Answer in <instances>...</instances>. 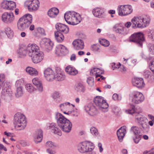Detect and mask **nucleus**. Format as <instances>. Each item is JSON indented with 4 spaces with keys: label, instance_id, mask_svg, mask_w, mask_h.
<instances>
[{
    "label": "nucleus",
    "instance_id": "cd10ccee",
    "mask_svg": "<svg viewBox=\"0 0 154 154\" xmlns=\"http://www.w3.org/2000/svg\"><path fill=\"white\" fill-rule=\"evenodd\" d=\"M132 84L138 88H141L144 86V83L143 79L137 78L133 80Z\"/></svg>",
    "mask_w": 154,
    "mask_h": 154
},
{
    "label": "nucleus",
    "instance_id": "49530a36",
    "mask_svg": "<svg viewBox=\"0 0 154 154\" xmlns=\"http://www.w3.org/2000/svg\"><path fill=\"white\" fill-rule=\"evenodd\" d=\"M100 44L105 47H108L109 45V42L105 39H102L99 40Z\"/></svg>",
    "mask_w": 154,
    "mask_h": 154
},
{
    "label": "nucleus",
    "instance_id": "a18cd8bd",
    "mask_svg": "<svg viewBox=\"0 0 154 154\" xmlns=\"http://www.w3.org/2000/svg\"><path fill=\"white\" fill-rule=\"evenodd\" d=\"M148 37L151 40L154 41V30H151L148 31Z\"/></svg>",
    "mask_w": 154,
    "mask_h": 154
},
{
    "label": "nucleus",
    "instance_id": "b1692460",
    "mask_svg": "<svg viewBox=\"0 0 154 154\" xmlns=\"http://www.w3.org/2000/svg\"><path fill=\"white\" fill-rule=\"evenodd\" d=\"M126 127L123 126L120 128L117 132V134L120 142H122L126 133Z\"/></svg>",
    "mask_w": 154,
    "mask_h": 154
},
{
    "label": "nucleus",
    "instance_id": "a878e982",
    "mask_svg": "<svg viewBox=\"0 0 154 154\" xmlns=\"http://www.w3.org/2000/svg\"><path fill=\"white\" fill-rule=\"evenodd\" d=\"M85 109L87 112L92 116L94 115L97 113L96 109L92 104H89L85 106Z\"/></svg>",
    "mask_w": 154,
    "mask_h": 154
},
{
    "label": "nucleus",
    "instance_id": "473e14b6",
    "mask_svg": "<svg viewBox=\"0 0 154 154\" xmlns=\"http://www.w3.org/2000/svg\"><path fill=\"white\" fill-rule=\"evenodd\" d=\"M42 131L41 130H39L36 132L34 136V140L35 143H38L41 142L42 139Z\"/></svg>",
    "mask_w": 154,
    "mask_h": 154
},
{
    "label": "nucleus",
    "instance_id": "9b49d317",
    "mask_svg": "<svg viewBox=\"0 0 154 154\" xmlns=\"http://www.w3.org/2000/svg\"><path fill=\"white\" fill-rule=\"evenodd\" d=\"M117 10L119 15L120 16H125L130 14L133 11L131 6L128 5H119Z\"/></svg>",
    "mask_w": 154,
    "mask_h": 154
},
{
    "label": "nucleus",
    "instance_id": "e433bc0d",
    "mask_svg": "<svg viewBox=\"0 0 154 154\" xmlns=\"http://www.w3.org/2000/svg\"><path fill=\"white\" fill-rule=\"evenodd\" d=\"M55 37L57 41L59 42H62L64 39L63 35L58 31L54 32Z\"/></svg>",
    "mask_w": 154,
    "mask_h": 154
},
{
    "label": "nucleus",
    "instance_id": "f3484780",
    "mask_svg": "<svg viewBox=\"0 0 154 154\" xmlns=\"http://www.w3.org/2000/svg\"><path fill=\"white\" fill-rule=\"evenodd\" d=\"M1 6L4 9L13 10L16 8V4L12 1L4 0L2 2Z\"/></svg>",
    "mask_w": 154,
    "mask_h": 154
},
{
    "label": "nucleus",
    "instance_id": "dca6fc26",
    "mask_svg": "<svg viewBox=\"0 0 154 154\" xmlns=\"http://www.w3.org/2000/svg\"><path fill=\"white\" fill-rule=\"evenodd\" d=\"M55 118L57 121L58 126L60 128L62 126L65 122H66L67 121L69 120L61 114L58 112L55 113Z\"/></svg>",
    "mask_w": 154,
    "mask_h": 154
},
{
    "label": "nucleus",
    "instance_id": "423d86ee",
    "mask_svg": "<svg viewBox=\"0 0 154 154\" xmlns=\"http://www.w3.org/2000/svg\"><path fill=\"white\" fill-rule=\"evenodd\" d=\"M33 48L32 51V55L30 57H32L33 62L35 63L40 62L43 59L44 54L43 53L40 51L39 47L36 45L34 44Z\"/></svg>",
    "mask_w": 154,
    "mask_h": 154
},
{
    "label": "nucleus",
    "instance_id": "37998d69",
    "mask_svg": "<svg viewBox=\"0 0 154 154\" xmlns=\"http://www.w3.org/2000/svg\"><path fill=\"white\" fill-rule=\"evenodd\" d=\"M5 32L8 37L11 38L13 36L14 32L9 27H7L5 29Z\"/></svg>",
    "mask_w": 154,
    "mask_h": 154
},
{
    "label": "nucleus",
    "instance_id": "bf43d9fd",
    "mask_svg": "<svg viewBox=\"0 0 154 154\" xmlns=\"http://www.w3.org/2000/svg\"><path fill=\"white\" fill-rule=\"evenodd\" d=\"M46 146L49 147H54L56 146L54 144V143L51 141H48L47 142Z\"/></svg>",
    "mask_w": 154,
    "mask_h": 154
},
{
    "label": "nucleus",
    "instance_id": "774afa93",
    "mask_svg": "<svg viewBox=\"0 0 154 154\" xmlns=\"http://www.w3.org/2000/svg\"><path fill=\"white\" fill-rule=\"evenodd\" d=\"M20 143L21 145L23 146H24L27 145V143L25 141H21L20 142Z\"/></svg>",
    "mask_w": 154,
    "mask_h": 154
},
{
    "label": "nucleus",
    "instance_id": "6ab92c4d",
    "mask_svg": "<svg viewBox=\"0 0 154 154\" xmlns=\"http://www.w3.org/2000/svg\"><path fill=\"white\" fill-rule=\"evenodd\" d=\"M42 46L48 51L51 50L54 45L53 42L49 39L45 38H43L41 42Z\"/></svg>",
    "mask_w": 154,
    "mask_h": 154
},
{
    "label": "nucleus",
    "instance_id": "a211bd4d",
    "mask_svg": "<svg viewBox=\"0 0 154 154\" xmlns=\"http://www.w3.org/2000/svg\"><path fill=\"white\" fill-rule=\"evenodd\" d=\"M28 2L27 7L29 11H35L38 8L40 3L38 0H32Z\"/></svg>",
    "mask_w": 154,
    "mask_h": 154
},
{
    "label": "nucleus",
    "instance_id": "5701e85b",
    "mask_svg": "<svg viewBox=\"0 0 154 154\" xmlns=\"http://www.w3.org/2000/svg\"><path fill=\"white\" fill-rule=\"evenodd\" d=\"M46 128L48 129H54V133L59 136H61L62 132L59 128L56 127V124L54 123H48L46 125Z\"/></svg>",
    "mask_w": 154,
    "mask_h": 154
},
{
    "label": "nucleus",
    "instance_id": "6e6d98bb",
    "mask_svg": "<svg viewBox=\"0 0 154 154\" xmlns=\"http://www.w3.org/2000/svg\"><path fill=\"white\" fill-rule=\"evenodd\" d=\"M111 65L112 69L114 70L116 69L119 68L121 66V64L119 63L118 64H116L115 63H113L111 64Z\"/></svg>",
    "mask_w": 154,
    "mask_h": 154
},
{
    "label": "nucleus",
    "instance_id": "7ed1b4c3",
    "mask_svg": "<svg viewBox=\"0 0 154 154\" xmlns=\"http://www.w3.org/2000/svg\"><path fill=\"white\" fill-rule=\"evenodd\" d=\"M66 22L69 24L75 25L79 23L82 20L81 15L74 11H69L64 15Z\"/></svg>",
    "mask_w": 154,
    "mask_h": 154
},
{
    "label": "nucleus",
    "instance_id": "f257e3e1",
    "mask_svg": "<svg viewBox=\"0 0 154 154\" xmlns=\"http://www.w3.org/2000/svg\"><path fill=\"white\" fill-rule=\"evenodd\" d=\"M126 112L129 114H132L135 116L136 121L140 125L144 130H146L149 128L147 119L140 114L141 111L138 112L137 109L133 108L131 109L126 110Z\"/></svg>",
    "mask_w": 154,
    "mask_h": 154
},
{
    "label": "nucleus",
    "instance_id": "39448f33",
    "mask_svg": "<svg viewBox=\"0 0 154 154\" xmlns=\"http://www.w3.org/2000/svg\"><path fill=\"white\" fill-rule=\"evenodd\" d=\"M15 128L19 130L23 129L26 126V122L25 116L20 113L16 114L13 122Z\"/></svg>",
    "mask_w": 154,
    "mask_h": 154
},
{
    "label": "nucleus",
    "instance_id": "0e129e2a",
    "mask_svg": "<svg viewBox=\"0 0 154 154\" xmlns=\"http://www.w3.org/2000/svg\"><path fill=\"white\" fill-rule=\"evenodd\" d=\"M131 25V23L130 22H127L125 24V27L128 28L130 27Z\"/></svg>",
    "mask_w": 154,
    "mask_h": 154
},
{
    "label": "nucleus",
    "instance_id": "58836bf2",
    "mask_svg": "<svg viewBox=\"0 0 154 154\" xmlns=\"http://www.w3.org/2000/svg\"><path fill=\"white\" fill-rule=\"evenodd\" d=\"M25 88L27 91L29 93H33L36 91V89L31 84H27L25 85Z\"/></svg>",
    "mask_w": 154,
    "mask_h": 154
},
{
    "label": "nucleus",
    "instance_id": "338daca9",
    "mask_svg": "<svg viewBox=\"0 0 154 154\" xmlns=\"http://www.w3.org/2000/svg\"><path fill=\"white\" fill-rule=\"evenodd\" d=\"M0 149H3L5 151H7V149L6 147H5L2 144H0Z\"/></svg>",
    "mask_w": 154,
    "mask_h": 154
},
{
    "label": "nucleus",
    "instance_id": "393cba45",
    "mask_svg": "<svg viewBox=\"0 0 154 154\" xmlns=\"http://www.w3.org/2000/svg\"><path fill=\"white\" fill-rule=\"evenodd\" d=\"M72 124L69 120L65 122L62 126L60 128V129L64 132L68 133L70 132L72 128Z\"/></svg>",
    "mask_w": 154,
    "mask_h": 154
},
{
    "label": "nucleus",
    "instance_id": "09e8293b",
    "mask_svg": "<svg viewBox=\"0 0 154 154\" xmlns=\"http://www.w3.org/2000/svg\"><path fill=\"white\" fill-rule=\"evenodd\" d=\"M90 131L92 134L94 136H97L98 135L97 129L95 127H93L90 129Z\"/></svg>",
    "mask_w": 154,
    "mask_h": 154
},
{
    "label": "nucleus",
    "instance_id": "a19ab883",
    "mask_svg": "<svg viewBox=\"0 0 154 154\" xmlns=\"http://www.w3.org/2000/svg\"><path fill=\"white\" fill-rule=\"evenodd\" d=\"M103 73V71L101 70L100 69L96 68H94L91 69L90 71V74L92 76L95 75L96 76V75L97 74V73L102 74Z\"/></svg>",
    "mask_w": 154,
    "mask_h": 154
},
{
    "label": "nucleus",
    "instance_id": "69168bd1",
    "mask_svg": "<svg viewBox=\"0 0 154 154\" xmlns=\"http://www.w3.org/2000/svg\"><path fill=\"white\" fill-rule=\"evenodd\" d=\"M98 146L99 148L100 152H102L103 151L102 144L100 143H99L98 144Z\"/></svg>",
    "mask_w": 154,
    "mask_h": 154
},
{
    "label": "nucleus",
    "instance_id": "864d4df0",
    "mask_svg": "<svg viewBox=\"0 0 154 154\" xmlns=\"http://www.w3.org/2000/svg\"><path fill=\"white\" fill-rule=\"evenodd\" d=\"M52 97L54 99H56L60 97V93L59 92L55 91L52 95Z\"/></svg>",
    "mask_w": 154,
    "mask_h": 154
},
{
    "label": "nucleus",
    "instance_id": "412c9836",
    "mask_svg": "<svg viewBox=\"0 0 154 154\" xmlns=\"http://www.w3.org/2000/svg\"><path fill=\"white\" fill-rule=\"evenodd\" d=\"M68 52L66 48L63 45L60 44L56 46L55 53L57 55H66Z\"/></svg>",
    "mask_w": 154,
    "mask_h": 154
},
{
    "label": "nucleus",
    "instance_id": "603ef678",
    "mask_svg": "<svg viewBox=\"0 0 154 154\" xmlns=\"http://www.w3.org/2000/svg\"><path fill=\"white\" fill-rule=\"evenodd\" d=\"M70 114L72 116L75 117H77L79 115V113L76 109L70 112Z\"/></svg>",
    "mask_w": 154,
    "mask_h": 154
},
{
    "label": "nucleus",
    "instance_id": "bb28decb",
    "mask_svg": "<svg viewBox=\"0 0 154 154\" xmlns=\"http://www.w3.org/2000/svg\"><path fill=\"white\" fill-rule=\"evenodd\" d=\"M56 75L55 74V79L58 81H61L64 80L65 75L62 72L60 68L58 67L56 68Z\"/></svg>",
    "mask_w": 154,
    "mask_h": 154
},
{
    "label": "nucleus",
    "instance_id": "052dcab7",
    "mask_svg": "<svg viewBox=\"0 0 154 154\" xmlns=\"http://www.w3.org/2000/svg\"><path fill=\"white\" fill-rule=\"evenodd\" d=\"M70 104V103L69 102H66L62 104H61L60 107L61 108H64L65 107V106H66L67 105H69Z\"/></svg>",
    "mask_w": 154,
    "mask_h": 154
},
{
    "label": "nucleus",
    "instance_id": "72a5a7b5",
    "mask_svg": "<svg viewBox=\"0 0 154 154\" xmlns=\"http://www.w3.org/2000/svg\"><path fill=\"white\" fill-rule=\"evenodd\" d=\"M65 70L66 73L70 75H74L78 73V71L75 68L70 66H67Z\"/></svg>",
    "mask_w": 154,
    "mask_h": 154
},
{
    "label": "nucleus",
    "instance_id": "c03bdc74",
    "mask_svg": "<svg viewBox=\"0 0 154 154\" xmlns=\"http://www.w3.org/2000/svg\"><path fill=\"white\" fill-rule=\"evenodd\" d=\"M16 92L15 93V95L17 97H19L23 95V88L20 86L17 87L16 88Z\"/></svg>",
    "mask_w": 154,
    "mask_h": 154
},
{
    "label": "nucleus",
    "instance_id": "1a4fd4ad",
    "mask_svg": "<svg viewBox=\"0 0 154 154\" xmlns=\"http://www.w3.org/2000/svg\"><path fill=\"white\" fill-rule=\"evenodd\" d=\"M94 147V146L92 143L86 141L80 143L78 146V149L80 152L84 153L91 151Z\"/></svg>",
    "mask_w": 154,
    "mask_h": 154
},
{
    "label": "nucleus",
    "instance_id": "e2e57ef3",
    "mask_svg": "<svg viewBox=\"0 0 154 154\" xmlns=\"http://www.w3.org/2000/svg\"><path fill=\"white\" fill-rule=\"evenodd\" d=\"M5 134L8 137H13V133L7 132L6 131L4 132Z\"/></svg>",
    "mask_w": 154,
    "mask_h": 154
},
{
    "label": "nucleus",
    "instance_id": "9d476101",
    "mask_svg": "<svg viewBox=\"0 0 154 154\" xmlns=\"http://www.w3.org/2000/svg\"><path fill=\"white\" fill-rule=\"evenodd\" d=\"M130 99L132 102L135 104H139L143 101L144 97L141 92L135 91L131 93L129 95Z\"/></svg>",
    "mask_w": 154,
    "mask_h": 154
},
{
    "label": "nucleus",
    "instance_id": "f8f14e48",
    "mask_svg": "<svg viewBox=\"0 0 154 154\" xmlns=\"http://www.w3.org/2000/svg\"><path fill=\"white\" fill-rule=\"evenodd\" d=\"M94 102L98 107L99 109L101 110L106 109L109 106L108 104L106 101L104 100L103 98L101 96H97L95 97Z\"/></svg>",
    "mask_w": 154,
    "mask_h": 154
},
{
    "label": "nucleus",
    "instance_id": "c85d7f7f",
    "mask_svg": "<svg viewBox=\"0 0 154 154\" xmlns=\"http://www.w3.org/2000/svg\"><path fill=\"white\" fill-rule=\"evenodd\" d=\"M2 94L5 96H11L12 95V92L10 88H9L8 82L6 83L5 86L2 88Z\"/></svg>",
    "mask_w": 154,
    "mask_h": 154
},
{
    "label": "nucleus",
    "instance_id": "2eb2a0df",
    "mask_svg": "<svg viewBox=\"0 0 154 154\" xmlns=\"http://www.w3.org/2000/svg\"><path fill=\"white\" fill-rule=\"evenodd\" d=\"M44 74L45 78L48 81H52L55 79V73L51 68H47L44 70Z\"/></svg>",
    "mask_w": 154,
    "mask_h": 154
},
{
    "label": "nucleus",
    "instance_id": "c9c22d12",
    "mask_svg": "<svg viewBox=\"0 0 154 154\" xmlns=\"http://www.w3.org/2000/svg\"><path fill=\"white\" fill-rule=\"evenodd\" d=\"M26 72L30 75L36 76L38 75V72L37 70L32 67H28L26 69Z\"/></svg>",
    "mask_w": 154,
    "mask_h": 154
},
{
    "label": "nucleus",
    "instance_id": "8fccbe9b",
    "mask_svg": "<svg viewBox=\"0 0 154 154\" xmlns=\"http://www.w3.org/2000/svg\"><path fill=\"white\" fill-rule=\"evenodd\" d=\"M38 32L41 35L45 36L46 33L44 29L41 27H38L37 28Z\"/></svg>",
    "mask_w": 154,
    "mask_h": 154
},
{
    "label": "nucleus",
    "instance_id": "de8ad7c7",
    "mask_svg": "<svg viewBox=\"0 0 154 154\" xmlns=\"http://www.w3.org/2000/svg\"><path fill=\"white\" fill-rule=\"evenodd\" d=\"M148 47L151 53L154 54V44L149 43L148 45Z\"/></svg>",
    "mask_w": 154,
    "mask_h": 154
},
{
    "label": "nucleus",
    "instance_id": "6e6552de",
    "mask_svg": "<svg viewBox=\"0 0 154 154\" xmlns=\"http://www.w3.org/2000/svg\"><path fill=\"white\" fill-rule=\"evenodd\" d=\"M129 41L130 42L136 43L138 46L142 47L145 41L144 35L140 32L134 33L129 37Z\"/></svg>",
    "mask_w": 154,
    "mask_h": 154
},
{
    "label": "nucleus",
    "instance_id": "ea45409f",
    "mask_svg": "<svg viewBox=\"0 0 154 154\" xmlns=\"http://www.w3.org/2000/svg\"><path fill=\"white\" fill-rule=\"evenodd\" d=\"M123 59L125 61V63L129 66H134L136 64L137 60L131 58H129L127 59L124 58Z\"/></svg>",
    "mask_w": 154,
    "mask_h": 154
},
{
    "label": "nucleus",
    "instance_id": "79ce46f5",
    "mask_svg": "<svg viewBox=\"0 0 154 154\" xmlns=\"http://www.w3.org/2000/svg\"><path fill=\"white\" fill-rule=\"evenodd\" d=\"M5 81V76L4 74H0V90L1 88H4V87L6 85V83H7Z\"/></svg>",
    "mask_w": 154,
    "mask_h": 154
},
{
    "label": "nucleus",
    "instance_id": "13d9d810",
    "mask_svg": "<svg viewBox=\"0 0 154 154\" xmlns=\"http://www.w3.org/2000/svg\"><path fill=\"white\" fill-rule=\"evenodd\" d=\"M143 75L146 78L151 76V72L148 70H145L143 73Z\"/></svg>",
    "mask_w": 154,
    "mask_h": 154
},
{
    "label": "nucleus",
    "instance_id": "3c124183",
    "mask_svg": "<svg viewBox=\"0 0 154 154\" xmlns=\"http://www.w3.org/2000/svg\"><path fill=\"white\" fill-rule=\"evenodd\" d=\"M112 98L114 100L120 101L122 99L121 96L118 95L117 94H114L113 95Z\"/></svg>",
    "mask_w": 154,
    "mask_h": 154
},
{
    "label": "nucleus",
    "instance_id": "2f4dec72",
    "mask_svg": "<svg viewBox=\"0 0 154 154\" xmlns=\"http://www.w3.org/2000/svg\"><path fill=\"white\" fill-rule=\"evenodd\" d=\"M32 83L37 88L39 92H42L43 91V86L41 82L37 78H34L32 79Z\"/></svg>",
    "mask_w": 154,
    "mask_h": 154
},
{
    "label": "nucleus",
    "instance_id": "20e7f679",
    "mask_svg": "<svg viewBox=\"0 0 154 154\" xmlns=\"http://www.w3.org/2000/svg\"><path fill=\"white\" fill-rule=\"evenodd\" d=\"M32 16L30 14H26L20 18L17 23L18 29L23 30L27 28L31 23L32 21Z\"/></svg>",
    "mask_w": 154,
    "mask_h": 154
},
{
    "label": "nucleus",
    "instance_id": "4468645a",
    "mask_svg": "<svg viewBox=\"0 0 154 154\" xmlns=\"http://www.w3.org/2000/svg\"><path fill=\"white\" fill-rule=\"evenodd\" d=\"M131 131L135 136V137L133 138L134 142L136 143H138L141 140L142 137L139 128L137 126H133L131 127Z\"/></svg>",
    "mask_w": 154,
    "mask_h": 154
},
{
    "label": "nucleus",
    "instance_id": "7c9ffc66",
    "mask_svg": "<svg viewBox=\"0 0 154 154\" xmlns=\"http://www.w3.org/2000/svg\"><path fill=\"white\" fill-rule=\"evenodd\" d=\"M126 29L120 24H116L113 27V30L116 33L122 34L125 33Z\"/></svg>",
    "mask_w": 154,
    "mask_h": 154
},
{
    "label": "nucleus",
    "instance_id": "5fc2aeb1",
    "mask_svg": "<svg viewBox=\"0 0 154 154\" xmlns=\"http://www.w3.org/2000/svg\"><path fill=\"white\" fill-rule=\"evenodd\" d=\"M88 83L90 86H92L94 85V79L92 77L88 78L87 80Z\"/></svg>",
    "mask_w": 154,
    "mask_h": 154
},
{
    "label": "nucleus",
    "instance_id": "aec40b11",
    "mask_svg": "<svg viewBox=\"0 0 154 154\" xmlns=\"http://www.w3.org/2000/svg\"><path fill=\"white\" fill-rule=\"evenodd\" d=\"M92 13L94 16L99 18L104 17L105 14L103 9L101 8H95L92 10Z\"/></svg>",
    "mask_w": 154,
    "mask_h": 154
},
{
    "label": "nucleus",
    "instance_id": "4d7b16f0",
    "mask_svg": "<svg viewBox=\"0 0 154 154\" xmlns=\"http://www.w3.org/2000/svg\"><path fill=\"white\" fill-rule=\"evenodd\" d=\"M149 66L151 71L154 74V60L151 61Z\"/></svg>",
    "mask_w": 154,
    "mask_h": 154
},
{
    "label": "nucleus",
    "instance_id": "f03ea898",
    "mask_svg": "<svg viewBox=\"0 0 154 154\" xmlns=\"http://www.w3.org/2000/svg\"><path fill=\"white\" fill-rule=\"evenodd\" d=\"M133 28H143L148 26L150 22V17L147 16L135 17L131 20Z\"/></svg>",
    "mask_w": 154,
    "mask_h": 154
},
{
    "label": "nucleus",
    "instance_id": "0eeeda50",
    "mask_svg": "<svg viewBox=\"0 0 154 154\" xmlns=\"http://www.w3.org/2000/svg\"><path fill=\"white\" fill-rule=\"evenodd\" d=\"M34 44H29L27 46L22 45H20L17 51L19 57H25L26 54L29 56L32 55V51L34 49L33 46Z\"/></svg>",
    "mask_w": 154,
    "mask_h": 154
},
{
    "label": "nucleus",
    "instance_id": "c756f323",
    "mask_svg": "<svg viewBox=\"0 0 154 154\" xmlns=\"http://www.w3.org/2000/svg\"><path fill=\"white\" fill-rule=\"evenodd\" d=\"M56 29L61 32L64 33H67L69 31V28L66 26L64 24L61 23H57L55 26Z\"/></svg>",
    "mask_w": 154,
    "mask_h": 154
},
{
    "label": "nucleus",
    "instance_id": "f704fd0d",
    "mask_svg": "<svg viewBox=\"0 0 154 154\" xmlns=\"http://www.w3.org/2000/svg\"><path fill=\"white\" fill-rule=\"evenodd\" d=\"M58 9L56 8H53L50 9L48 12L49 16L51 18H54L56 17L59 13Z\"/></svg>",
    "mask_w": 154,
    "mask_h": 154
},
{
    "label": "nucleus",
    "instance_id": "ddd939ff",
    "mask_svg": "<svg viewBox=\"0 0 154 154\" xmlns=\"http://www.w3.org/2000/svg\"><path fill=\"white\" fill-rule=\"evenodd\" d=\"M2 21L6 23H11L14 20V17L13 13L10 12H5L2 15Z\"/></svg>",
    "mask_w": 154,
    "mask_h": 154
},
{
    "label": "nucleus",
    "instance_id": "680f3d73",
    "mask_svg": "<svg viewBox=\"0 0 154 154\" xmlns=\"http://www.w3.org/2000/svg\"><path fill=\"white\" fill-rule=\"evenodd\" d=\"M46 151L48 153L50 154H54L55 153V152L53 150L50 149H47Z\"/></svg>",
    "mask_w": 154,
    "mask_h": 154
},
{
    "label": "nucleus",
    "instance_id": "4c0bfd02",
    "mask_svg": "<svg viewBox=\"0 0 154 154\" xmlns=\"http://www.w3.org/2000/svg\"><path fill=\"white\" fill-rule=\"evenodd\" d=\"M75 89L78 92H83L85 91V88L82 83L79 82L75 85Z\"/></svg>",
    "mask_w": 154,
    "mask_h": 154
},
{
    "label": "nucleus",
    "instance_id": "4be33fe9",
    "mask_svg": "<svg viewBox=\"0 0 154 154\" xmlns=\"http://www.w3.org/2000/svg\"><path fill=\"white\" fill-rule=\"evenodd\" d=\"M72 44L74 49L76 50H82L84 47V42L81 39H78L74 40Z\"/></svg>",
    "mask_w": 154,
    "mask_h": 154
}]
</instances>
